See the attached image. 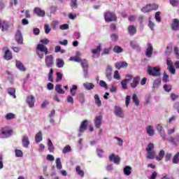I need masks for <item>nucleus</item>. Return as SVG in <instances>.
Listing matches in <instances>:
<instances>
[{"label": "nucleus", "instance_id": "obj_1", "mask_svg": "<svg viewBox=\"0 0 179 179\" xmlns=\"http://www.w3.org/2000/svg\"><path fill=\"white\" fill-rule=\"evenodd\" d=\"M36 54L38 57L42 59V58L44 57V54L45 55H48V48L43 44H38L36 47Z\"/></svg>", "mask_w": 179, "mask_h": 179}, {"label": "nucleus", "instance_id": "obj_2", "mask_svg": "<svg viewBox=\"0 0 179 179\" xmlns=\"http://www.w3.org/2000/svg\"><path fill=\"white\" fill-rule=\"evenodd\" d=\"M147 72L150 76H155L156 78H159V76L162 75L160 73V68L157 66L153 67L148 66L147 68Z\"/></svg>", "mask_w": 179, "mask_h": 179}, {"label": "nucleus", "instance_id": "obj_3", "mask_svg": "<svg viewBox=\"0 0 179 179\" xmlns=\"http://www.w3.org/2000/svg\"><path fill=\"white\" fill-rule=\"evenodd\" d=\"M12 134H13V130L8 127H3L0 130V138L2 139L9 138L12 136Z\"/></svg>", "mask_w": 179, "mask_h": 179}, {"label": "nucleus", "instance_id": "obj_4", "mask_svg": "<svg viewBox=\"0 0 179 179\" xmlns=\"http://www.w3.org/2000/svg\"><path fill=\"white\" fill-rule=\"evenodd\" d=\"M81 66L83 69L84 78L85 79L89 78V66H87V60L83 59L81 62Z\"/></svg>", "mask_w": 179, "mask_h": 179}, {"label": "nucleus", "instance_id": "obj_5", "mask_svg": "<svg viewBox=\"0 0 179 179\" xmlns=\"http://www.w3.org/2000/svg\"><path fill=\"white\" fill-rule=\"evenodd\" d=\"M45 64L47 68H52L54 66V56L52 55H46Z\"/></svg>", "mask_w": 179, "mask_h": 179}, {"label": "nucleus", "instance_id": "obj_6", "mask_svg": "<svg viewBox=\"0 0 179 179\" xmlns=\"http://www.w3.org/2000/svg\"><path fill=\"white\" fill-rule=\"evenodd\" d=\"M104 17L106 22H114L117 20V17H115V14L110 11L104 13Z\"/></svg>", "mask_w": 179, "mask_h": 179}, {"label": "nucleus", "instance_id": "obj_7", "mask_svg": "<svg viewBox=\"0 0 179 179\" xmlns=\"http://www.w3.org/2000/svg\"><path fill=\"white\" fill-rule=\"evenodd\" d=\"M158 6L156 4H148L147 6L142 8L141 11L143 13H148V12H150L151 10H156Z\"/></svg>", "mask_w": 179, "mask_h": 179}, {"label": "nucleus", "instance_id": "obj_8", "mask_svg": "<svg viewBox=\"0 0 179 179\" xmlns=\"http://www.w3.org/2000/svg\"><path fill=\"white\" fill-rule=\"evenodd\" d=\"M156 129L158 132V134L160 135L161 138L162 139H166V131H164V127H163V125L162 124H158L156 126Z\"/></svg>", "mask_w": 179, "mask_h": 179}, {"label": "nucleus", "instance_id": "obj_9", "mask_svg": "<svg viewBox=\"0 0 179 179\" xmlns=\"http://www.w3.org/2000/svg\"><path fill=\"white\" fill-rule=\"evenodd\" d=\"M3 51H4V59H6V61H10V59L13 58V56L12 55V52L9 50L8 47L3 48Z\"/></svg>", "mask_w": 179, "mask_h": 179}, {"label": "nucleus", "instance_id": "obj_10", "mask_svg": "<svg viewBox=\"0 0 179 179\" xmlns=\"http://www.w3.org/2000/svg\"><path fill=\"white\" fill-rule=\"evenodd\" d=\"M114 113L116 117H119L120 118H124L125 115L124 114V110H122V108L118 106H115Z\"/></svg>", "mask_w": 179, "mask_h": 179}, {"label": "nucleus", "instance_id": "obj_11", "mask_svg": "<svg viewBox=\"0 0 179 179\" xmlns=\"http://www.w3.org/2000/svg\"><path fill=\"white\" fill-rule=\"evenodd\" d=\"M34 103H36V98L33 95H29L27 96V103L30 108L34 107Z\"/></svg>", "mask_w": 179, "mask_h": 179}, {"label": "nucleus", "instance_id": "obj_12", "mask_svg": "<svg viewBox=\"0 0 179 179\" xmlns=\"http://www.w3.org/2000/svg\"><path fill=\"white\" fill-rule=\"evenodd\" d=\"M9 27H10L9 22L2 21L0 20V29H1L2 31H8V30H9Z\"/></svg>", "mask_w": 179, "mask_h": 179}, {"label": "nucleus", "instance_id": "obj_13", "mask_svg": "<svg viewBox=\"0 0 179 179\" xmlns=\"http://www.w3.org/2000/svg\"><path fill=\"white\" fill-rule=\"evenodd\" d=\"M86 128H87V120H84L82 122L81 124L80 125V129H79V133H78V136L80 137L82 136V134L86 131Z\"/></svg>", "mask_w": 179, "mask_h": 179}, {"label": "nucleus", "instance_id": "obj_14", "mask_svg": "<svg viewBox=\"0 0 179 179\" xmlns=\"http://www.w3.org/2000/svg\"><path fill=\"white\" fill-rule=\"evenodd\" d=\"M100 51H101V45H99L96 48L92 50V58H99L100 56Z\"/></svg>", "mask_w": 179, "mask_h": 179}, {"label": "nucleus", "instance_id": "obj_15", "mask_svg": "<svg viewBox=\"0 0 179 179\" xmlns=\"http://www.w3.org/2000/svg\"><path fill=\"white\" fill-rule=\"evenodd\" d=\"M110 162H113L115 164H120V162H121V158L120 156L115 155V154H112L109 156Z\"/></svg>", "mask_w": 179, "mask_h": 179}, {"label": "nucleus", "instance_id": "obj_16", "mask_svg": "<svg viewBox=\"0 0 179 179\" xmlns=\"http://www.w3.org/2000/svg\"><path fill=\"white\" fill-rule=\"evenodd\" d=\"M34 13L37 15L39 17H44V16H45V11H44V10H41V8L38 7L34 8Z\"/></svg>", "mask_w": 179, "mask_h": 179}, {"label": "nucleus", "instance_id": "obj_17", "mask_svg": "<svg viewBox=\"0 0 179 179\" xmlns=\"http://www.w3.org/2000/svg\"><path fill=\"white\" fill-rule=\"evenodd\" d=\"M113 67L111 66L108 65L106 70V76L108 80H111L113 79Z\"/></svg>", "mask_w": 179, "mask_h": 179}, {"label": "nucleus", "instance_id": "obj_18", "mask_svg": "<svg viewBox=\"0 0 179 179\" xmlns=\"http://www.w3.org/2000/svg\"><path fill=\"white\" fill-rule=\"evenodd\" d=\"M152 54H153V46L152 45V43H148L145 55L148 58H150V57H152Z\"/></svg>", "mask_w": 179, "mask_h": 179}, {"label": "nucleus", "instance_id": "obj_19", "mask_svg": "<svg viewBox=\"0 0 179 179\" xmlns=\"http://www.w3.org/2000/svg\"><path fill=\"white\" fill-rule=\"evenodd\" d=\"M171 29L174 30V31H177L179 30V20L177 18H175L172 21Z\"/></svg>", "mask_w": 179, "mask_h": 179}, {"label": "nucleus", "instance_id": "obj_20", "mask_svg": "<svg viewBox=\"0 0 179 179\" xmlns=\"http://www.w3.org/2000/svg\"><path fill=\"white\" fill-rule=\"evenodd\" d=\"M102 120H103V116L101 115H98L95 117L94 122V125L96 128H100V127H101Z\"/></svg>", "mask_w": 179, "mask_h": 179}, {"label": "nucleus", "instance_id": "obj_21", "mask_svg": "<svg viewBox=\"0 0 179 179\" xmlns=\"http://www.w3.org/2000/svg\"><path fill=\"white\" fill-rule=\"evenodd\" d=\"M15 40L17 44H23V36H22V31H17V33L15 34Z\"/></svg>", "mask_w": 179, "mask_h": 179}, {"label": "nucleus", "instance_id": "obj_22", "mask_svg": "<svg viewBox=\"0 0 179 179\" xmlns=\"http://www.w3.org/2000/svg\"><path fill=\"white\" fill-rule=\"evenodd\" d=\"M128 63L127 62H118L115 64L116 69H121V68H127Z\"/></svg>", "mask_w": 179, "mask_h": 179}, {"label": "nucleus", "instance_id": "obj_23", "mask_svg": "<svg viewBox=\"0 0 179 179\" xmlns=\"http://www.w3.org/2000/svg\"><path fill=\"white\" fill-rule=\"evenodd\" d=\"M145 131L150 136H153L155 135V129L153 126L149 125L145 128Z\"/></svg>", "mask_w": 179, "mask_h": 179}, {"label": "nucleus", "instance_id": "obj_24", "mask_svg": "<svg viewBox=\"0 0 179 179\" xmlns=\"http://www.w3.org/2000/svg\"><path fill=\"white\" fill-rule=\"evenodd\" d=\"M22 145L24 148H29V145H30V141H29V136H24L22 137Z\"/></svg>", "mask_w": 179, "mask_h": 179}, {"label": "nucleus", "instance_id": "obj_25", "mask_svg": "<svg viewBox=\"0 0 179 179\" xmlns=\"http://www.w3.org/2000/svg\"><path fill=\"white\" fill-rule=\"evenodd\" d=\"M15 65L17 69H19V71H21L22 72H24V71H26V68L24 67V65H23V63L21 62L20 61L17 60Z\"/></svg>", "mask_w": 179, "mask_h": 179}, {"label": "nucleus", "instance_id": "obj_26", "mask_svg": "<svg viewBox=\"0 0 179 179\" xmlns=\"http://www.w3.org/2000/svg\"><path fill=\"white\" fill-rule=\"evenodd\" d=\"M139 80H141V77H139V76H137L136 78L133 79V83L131 84V87L135 89V87L138 86Z\"/></svg>", "mask_w": 179, "mask_h": 179}, {"label": "nucleus", "instance_id": "obj_27", "mask_svg": "<svg viewBox=\"0 0 179 179\" xmlns=\"http://www.w3.org/2000/svg\"><path fill=\"white\" fill-rule=\"evenodd\" d=\"M123 173L124 176H129L132 174V167L130 166H126L123 169Z\"/></svg>", "mask_w": 179, "mask_h": 179}, {"label": "nucleus", "instance_id": "obj_28", "mask_svg": "<svg viewBox=\"0 0 179 179\" xmlns=\"http://www.w3.org/2000/svg\"><path fill=\"white\" fill-rule=\"evenodd\" d=\"M83 85L86 90H93L94 89V85L92 83H84Z\"/></svg>", "mask_w": 179, "mask_h": 179}, {"label": "nucleus", "instance_id": "obj_29", "mask_svg": "<svg viewBox=\"0 0 179 179\" xmlns=\"http://www.w3.org/2000/svg\"><path fill=\"white\" fill-rule=\"evenodd\" d=\"M128 31L130 36H134L136 34V27L134 25H129L128 27Z\"/></svg>", "mask_w": 179, "mask_h": 179}, {"label": "nucleus", "instance_id": "obj_30", "mask_svg": "<svg viewBox=\"0 0 179 179\" xmlns=\"http://www.w3.org/2000/svg\"><path fill=\"white\" fill-rule=\"evenodd\" d=\"M164 155H165V152L164 150H161L158 154V155H157L155 157V159L157 162H160L161 160H163V157H164Z\"/></svg>", "mask_w": 179, "mask_h": 179}, {"label": "nucleus", "instance_id": "obj_31", "mask_svg": "<svg viewBox=\"0 0 179 179\" xmlns=\"http://www.w3.org/2000/svg\"><path fill=\"white\" fill-rule=\"evenodd\" d=\"M41 141H43V133H41V131H38V133L35 136L36 143H40Z\"/></svg>", "mask_w": 179, "mask_h": 179}, {"label": "nucleus", "instance_id": "obj_32", "mask_svg": "<svg viewBox=\"0 0 179 179\" xmlns=\"http://www.w3.org/2000/svg\"><path fill=\"white\" fill-rule=\"evenodd\" d=\"M7 92H8V94L10 96H12V97H13V99H16V94H15L16 90H15V88H13V87H8L7 89Z\"/></svg>", "mask_w": 179, "mask_h": 179}, {"label": "nucleus", "instance_id": "obj_33", "mask_svg": "<svg viewBox=\"0 0 179 179\" xmlns=\"http://www.w3.org/2000/svg\"><path fill=\"white\" fill-rule=\"evenodd\" d=\"M147 158L150 159V160H153L156 157V151H147Z\"/></svg>", "mask_w": 179, "mask_h": 179}, {"label": "nucleus", "instance_id": "obj_34", "mask_svg": "<svg viewBox=\"0 0 179 179\" xmlns=\"http://www.w3.org/2000/svg\"><path fill=\"white\" fill-rule=\"evenodd\" d=\"M48 150L50 152V153L54 152V150H55V148H54V145L52 144V141H51V139H48Z\"/></svg>", "mask_w": 179, "mask_h": 179}, {"label": "nucleus", "instance_id": "obj_35", "mask_svg": "<svg viewBox=\"0 0 179 179\" xmlns=\"http://www.w3.org/2000/svg\"><path fill=\"white\" fill-rule=\"evenodd\" d=\"M64 65H65L64 59L60 58L56 59V66H57V68H64Z\"/></svg>", "mask_w": 179, "mask_h": 179}, {"label": "nucleus", "instance_id": "obj_36", "mask_svg": "<svg viewBox=\"0 0 179 179\" xmlns=\"http://www.w3.org/2000/svg\"><path fill=\"white\" fill-rule=\"evenodd\" d=\"M55 91L59 93V94H65V91L62 90V85L59 84L56 85Z\"/></svg>", "mask_w": 179, "mask_h": 179}, {"label": "nucleus", "instance_id": "obj_37", "mask_svg": "<svg viewBox=\"0 0 179 179\" xmlns=\"http://www.w3.org/2000/svg\"><path fill=\"white\" fill-rule=\"evenodd\" d=\"M129 80L130 79H124L121 82L122 89H123V90L128 89V82H129Z\"/></svg>", "mask_w": 179, "mask_h": 179}, {"label": "nucleus", "instance_id": "obj_38", "mask_svg": "<svg viewBox=\"0 0 179 179\" xmlns=\"http://www.w3.org/2000/svg\"><path fill=\"white\" fill-rule=\"evenodd\" d=\"M162 85V79H156L153 83L154 89H159V87Z\"/></svg>", "mask_w": 179, "mask_h": 179}, {"label": "nucleus", "instance_id": "obj_39", "mask_svg": "<svg viewBox=\"0 0 179 179\" xmlns=\"http://www.w3.org/2000/svg\"><path fill=\"white\" fill-rule=\"evenodd\" d=\"M76 90H78V85H73L70 89L71 95L73 96H76Z\"/></svg>", "mask_w": 179, "mask_h": 179}, {"label": "nucleus", "instance_id": "obj_40", "mask_svg": "<svg viewBox=\"0 0 179 179\" xmlns=\"http://www.w3.org/2000/svg\"><path fill=\"white\" fill-rule=\"evenodd\" d=\"M76 171L78 176H80L82 178L85 177V172L80 169V166H77L76 168Z\"/></svg>", "mask_w": 179, "mask_h": 179}, {"label": "nucleus", "instance_id": "obj_41", "mask_svg": "<svg viewBox=\"0 0 179 179\" xmlns=\"http://www.w3.org/2000/svg\"><path fill=\"white\" fill-rule=\"evenodd\" d=\"M71 152H72V148H71L69 145H67L65 147H64L62 150V153L64 155H66V153H71Z\"/></svg>", "mask_w": 179, "mask_h": 179}, {"label": "nucleus", "instance_id": "obj_42", "mask_svg": "<svg viewBox=\"0 0 179 179\" xmlns=\"http://www.w3.org/2000/svg\"><path fill=\"white\" fill-rule=\"evenodd\" d=\"M168 141L173 145H177V142H179V136H177L176 138H173L172 136L169 137Z\"/></svg>", "mask_w": 179, "mask_h": 179}, {"label": "nucleus", "instance_id": "obj_43", "mask_svg": "<svg viewBox=\"0 0 179 179\" xmlns=\"http://www.w3.org/2000/svg\"><path fill=\"white\" fill-rule=\"evenodd\" d=\"M172 162L173 164H178L179 163V152H178L172 159Z\"/></svg>", "mask_w": 179, "mask_h": 179}, {"label": "nucleus", "instance_id": "obj_44", "mask_svg": "<svg viewBox=\"0 0 179 179\" xmlns=\"http://www.w3.org/2000/svg\"><path fill=\"white\" fill-rule=\"evenodd\" d=\"M94 100H95V104L98 106V107H101V101L100 100V96H99V94L94 95Z\"/></svg>", "mask_w": 179, "mask_h": 179}, {"label": "nucleus", "instance_id": "obj_45", "mask_svg": "<svg viewBox=\"0 0 179 179\" xmlns=\"http://www.w3.org/2000/svg\"><path fill=\"white\" fill-rule=\"evenodd\" d=\"M133 102L135 103V106L137 107L139 106V99H138V95L136 94H134L132 96Z\"/></svg>", "mask_w": 179, "mask_h": 179}, {"label": "nucleus", "instance_id": "obj_46", "mask_svg": "<svg viewBox=\"0 0 179 179\" xmlns=\"http://www.w3.org/2000/svg\"><path fill=\"white\" fill-rule=\"evenodd\" d=\"M15 117H16V115L15 114H13V113H7L5 116L6 120H7L8 121L10 120H13L15 119Z\"/></svg>", "mask_w": 179, "mask_h": 179}, {"label": "nucleus", "instance_id": "obj_47", "mask_svg": "<svg viewBox=\"0 0 179 179\" xmlns=\"http://www.w3.org/2000/svg\"><path fill=\"white\" fill-rule=\"evenodd\" d=\"M55 163L57 169L58 170H61L62 169V164H61V158H57Z\"/></svg>", "mask_w": 179, "mask_h": 179}, {"label": "nucleus", "instance_id": "obj_48", "mask_svg": "<svg viewBox=\"0 0 179 179\" xmlns=\"http://www.w3.org/2000/svg\"><path fill=\"white\" fill-rule=\"evenodd\" d=\"M171 89H173V87L170 84H165L164 85V90H165V92L167 93H170V92H171Z\"/></svg>", "mask_w": 179, "mask_h": 179}, {"label": "nucleus", "instance_id": "obj_49", "mask_svg": "<svg viewBox=\"0 0 179 179\" xmlns=\"http://www.w3.org/2000/svg\"><path fill=\"white\" fill-rule=\"evenodd\" d=\"M153 149H155V145L152 143H148L147 148H145V150H146V152H151V151L155 150Z\"/></svg>", "mask_w": 179, "mask_h": 179}, {"label": "nucleus", "instance_id": "obj_50", "mask_svg": "<svg viewBox=\"0 0 179 179\" xmlns=\"http://www.w3.org/2000/svg\"><path fill=\"white\" fill-rule=\"evenodd\" d=\"M169 3L173 8H177L179 5V0H169Z\"/></svg>", "mask_w": 179, "mask_h": 179}, {"label": "nucleus", "instance_id": "obj_51", "mask_svg": "<svg viewBox=\"0 0 179 179\" xmlns=\"http://www.w3.org/2000/svg\"><path fill=\"white\" fill-rule=\"evenodd\" d=\"M53 75H54V70L52 69H50V72L48 73L49 82H54V78H52Z\"/></svg>", "mask_w": 179, "mask_h": 179}, {"label": "nucleus", "instance_id": "obj_52", "mask_svg": "<svg viewBox=\"0 0 179 179\" xmlns=\"http://www.w3.org/2000/svg\"><path fill=\"white\" fill-rule=\"evenodd\" d=\"M78 0H71L70 6L73 9L78 8Z\"/></svg>", "mask_w": 179, "mask_h": 179}, {"label": "nucleus", "instance_id": "obj_53", "mask_svg": "<svg viewBox=\"0 0 179 179\" xmlns=\"http://www.w3.org/2000/svg\"><path fill=\"white\" fill-rule=\"evenodd\" d=\"M55 52H61V54H65V50L61 49V46L57 45L55 48Z\"/></svg>", "mask_w": 179, "mask_h": 179}, {"label": "nucleus", "instance_id": "obj_54", "mask_svg": "<svg viewBox=\"0 0 179 179\" xmlns=\"http://www.w3.org/2000/svg\"><path fill=\"white\" fill-rule=\"evenodd\" d=\"M130 46L134 50L139 48V45H138V43L134 41H130Z\"/></svg>", "mask_w": 179, "mask_h": 179}, {"label": "nucleus", "instance_id": "obj_55", "mask_svg": "<svg viewBox=\"0 0 179 179\" xmlns=\"http://www.w3.org/2000/svg\"><path fill=\"white\" fill-rule=\"evenodd\" d=\"M69 61H74V62H80V64H82V62L83 60H82V59L80 58H78V57H76V56L75 57H71L69 58Z\"/></svg>", "mask_w": 179, "mask_h": 179}, {"label": "nucleus", "instance_id": "obj_56", "mask_svg": "<svg viewBox=\"0 0 179 179\" xmlns=\"http://www.w3.org/2000/svg\"><path fill=\"white\" fill-rule=\"evenodd\" d=\"M15 153V157H23V152L22 150L16 149Z\"/></svg>", "mask_w": 179, "mask_h": 179}, {"label": "nucleus", "instance_id": "obj_57", "mask_svg": "<svg viewBox=\"0 0 179 179\" xmlns=\"http://www.w3.org/2000/svg\"><path fill=\"white\" fill-rule=\"evenodd\" d=\"M56 75H57L56 82H61V80H62V77L64 76L62 73L57 72Z\"/></svg>", "mask_w": 179, "mask_h": 179}, {"label": "nucleus", "instance_id": "obj_58", "mask_svg": "<svg viewBox=\"0 0 179 179\" xmlns=\"http://www.w3.org/2000/svg\"><path fill=\"white\" fill-rule=\"evenodd\" d=\"M113 52H116V54H120V52H122V49L121 47L115 45L113 48Z\"/></svg>", "mask_w": 179, "mask_h": 179}, {"label": "nucleus", "instance_id": "obj_59", "mask_svg": "<svg viewBox=\"0 0 179 179\" xmlns=\"http://www.w3.org/2000/svg\"><path fill=\"white\" fill-rule=\"evenodd\" d=\"M99 86H101V87H103L106 90H107V89H108V86L107 85V83L104 80L99 81Z\"/></svg>", "mask_w": 179, "mask_h": 179}, {"label": "nucleus", "instance_id": "obj_60", "mask_svg": "<svg viewBox=\"0 0 179 179\" xmlns=\"http://www.w3.org/2000/svg\"><path fill=\"white\" fill-rule=\"evenodd\" d=\"M77 97L80 103L85 102V94L80 93L77 95Z\"/></svg>", "mask_w": 179, "mask_h": 179}, {"label": "nucleus", "instance_id": "obj_61", "mask_svg": "<svg viewBox=\"0 0 179 179\" xmlns=\"http://www.w3.org/2000/svg\"><path fill=\"white\" fill-rule=\"evenodd\" d=\"M160 11H157L155 13V20L158 22V23H160L162 22V17H160Z\"/></svg>", "mask_w": 179, "mask_h": 179}, {"label": "nucleus", "instance_id": "obj_62", "mask_svg": "<svg viewBox=\"0 0 179 179\" xmlns=\"http://www.w3.org/2000/svg\"><path fill=\"white\" fill-rule=\"evenodd\" d=\"M148 27L152 31L155 30V24L153 22H152V20H150V18H149L148 20Z\"/></svg>", "mask_w": 179, "mask_h": 179}, {"label": "nucleus", "instance_id": "obj_63", "mask_svg": "<svg viewBox=\"0 0 179 179\" xmlns=\"http://www.w3.org/2000/svg\"><path fill=\"white\" fill-rule=\"evenodd\" d=\"M50 13H52L53 15H55V13H57V10H58V7L55 6H52L50 7Z\"/></svg>", "mask_w": 179, "mask_h": 179}, {"label": "nucleus", "instance_id": "obj_64", "mask_svg": "<svg viewBox=\"0 0 179 179\" xmlns=\"http://www.w3.org/2000/svg\"><path fill=\"white\" fill-rule=\"evenodd\" d=\"M114 79L117 80H120L121 79V76H120V72L118 71H115L113 75Z\"/></svg>", "mask_w": 179, "mask_h": 179}]
</instances>
